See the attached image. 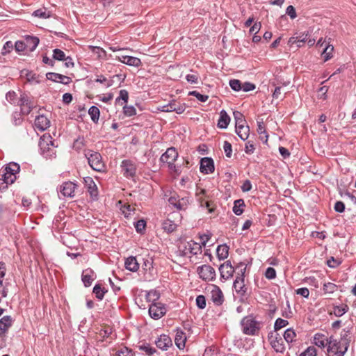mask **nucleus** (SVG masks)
I'll return each mask as SVG.
<instances>
[{"instance_id":"obj_1","label":"nucleus","mask_w":356,"mask_h":356,"mask_svg":"<svg viewBox=\"0 0 356 356\" xmlns=\"http://www.w3.org/2000/svg\"><path fill=\"white\" fill-rule=\"evenodd\" d=\"M349 347V342L346 339L337 340L333 337L329 338L327 347V356H344Z\"/></svg>"},{"instance_id":"obj_2","label":"nucleus","mask_w":356,"mask_h":356,"mask_svg":"<svg viewBox=\"0 0 356 356\" xmlns=\"http://www.w3.org/2000/svg\"><path fill=\"white\" fill-rule=\"evenodd\" d=\"M178 156L179 154L176 149L175 147H170L161 155L160 161L167 163L170 171L179 175V169L175 165Z\"/></svg>"},{"instance_id":"obj_3","label":"nucleus","mask_w":356,"mask_h":356,"mask_svg":"<svg viewBox=\"0 0 356 356\" xmlns=\"http://www.w3.org/2000/svg\"><path fill=\"white\" fill-rule=\"evenodd\" d=\"M39 146L40 147L42 154L45 158H51L56 154L54 141L49 135H44L40 138Z\"/></svg>"},{"instance_id":"obj_4","label":"nucleus","mask_w":356,"mask_h":356,"mask_svg":"<svg viewBox=\"0 0 356 356\" xmlns=\"http://www.w3.org/2000/svg\"><path fill=\"white\" fill-rule=\"evenodd\" d=\"M86 156H87L88 164L96 171L102 172L104 169V163L102 161V156L97 152H88Z\"/></svg>"},{"instance_id":"obj_5","label":"nucleus","mask_w":356,"mask_h":356,"mask_svg":"<svg viewBox=\"0 0 356 356\" xmlns=\"http://www.w3.org/2000/svg\"><path fill=\"white\" fill-rule=\"evenodd\" d=\"M179 250L185 256L188 254L197 255L202 252V245L199 243L191 240L181 243Z\"/></svg>"},{"instance_id":"obj_6","label":"nucleus","mask_w":356,"mask_h":356,"mask_svg":"<svg viewBox=\"0 0 356 356\" xmlns=\"http://www.w3.org/2000/svg\"><path fill=\"white\" fill-rule=\"evenodd\" d=\"M242 328L244 334L248 335H256L259 332V323L253 318L247 317L242 321Z\"/></svg>"},{"instance_id":"obj_7","label":"nucleus","mask_w":356,"mask_h":356,"mask_svg":"<svg viewBox=\"0 0 356 356\" xmlns=\"http://www.w3.org/2000/svg\"><path fill=\"white\" fill-rule=\"evenodd\" d=\"M167 312V309L161 302L152 303L149 307V314L151 318L154 319H159L163 316Z\"/></svg>"},{"instance_id":"obj_8","label":"nucleus","mask_w":356,"mask_h":356,"mask_svg":"<svg viewBox=\"0 0 356 356\" xmlns=\"http://www.w3.org/2000/svg\"><path fill=\"white\" fill-rule=\"evenodd\" d=\"M197 272L200 277L204 281L213 280L216 277V271L213 267L209 265H202L199 266Z\"/></svg>"},{"instance_id":"obj_9","label":"nucleus","mask_w":356,"mask_h":356,"mask_svg":"<svg viewBox=\"0 0 356 356\" xmlns=\"http://www.w3.org/2000/svg\"><path fill=\"white\" fill-rule=\"evenodd\" d=\"M20 108L21 113L23 115H28L31 113L33 108L35 107V104L33 98L29 97L27 95L23 94L20 97Z\"/></svg>"},{"instance_id":"obj_10","label":"nucleus","mask_w":356,"mask_h":356,"mask_svg":"<svg viewBox=\"0 0 356 356\" xmlns=\"http://www.w3.org/2000/svg\"><path fill=\"white\" fill-rule=\"evenodd\" d=\"M76 184L72 181L64 182L59 187V193L63 197H73L75 195Z\"/></svg>"},{"instance_id":"obj_11","label":"nucleus","mask_w":356,"mask_h":356,"mask_svg":"<svg viewBox=\"0 0 356 356\" xmlns=\"http://www.w3.org/2000/svg\"><path fill=\"white\" fill-rule=\"evenodd\" d=\"M209 289L212 302L217 306L221 305L224 302V296L220 289L213 284Z\"/></svg>"},{"instance_id":"obj_12","label":"nucleus","mask_w":356,"mask_h":356,"mask_svg":"<svg viewBox=\"0 0 356 356\" xmlns=\"http://www.w3.org/2000/svg\"><path fill=\"white\" fill-rule=\"evenodd\" d=\"M186 104H181L176 101H172L169 104L162 106V111L164 112H172L175 111L178 114L183 113L186 110Z\"/></svg>"},{"instance_id":"obj_13","label":"nucleus","mask_w":356,"mask_h":356,"mask_svg":"<svg viewBox=\"0 0 356 356\" xmlns=\"http://www.w3.org/2000/svg\"><path fill=\"white\" fill-rule=\"evenodd\" d=\"M122 172L126 177H134L136 172V167L130 160H124L121 164Z\"/></svg>"},{"instance_id":"obj_14","label":"nucleus","mask_w":356,"mask_h":356,"mask_svg":"<svg viewBox=\"0 0 356 356\" xmlns=\"http://www.w3.org/2000/svg\"><path fill=\"white\" fill-rule=\"evenodd\" d=\"M219 271L221 278L228 280L233 276L234 268L232 266L230 261H227L220 266Z\"/></svg>"},{"instance_id":"obj_15","label":"nucleus","mask_w":356,"mask_h":356,"mask_svg":"<svg viewBox=\"0 0 356 356\" xmlns=\"http://www.w3.org/2000/svg\"><path fill=\"white\" fill-rule=\"evenodd\" d=\"M200 171L204 174H209L214 171V163L212 159L202 158L200 161Z\"/></svg>"},{"instance_id":"obj_16","label":"nucleus","mask_w":356,"mask_h":356,"mask_svg":"<svg viewBox=\"0 0 356 356\" xmlns=\"http://www.w3.org/2000/svg\"><path fill=\"white\" fill-rule=\"evenodd\" d=\"M155 343L159 348L163 350H168L172 345L171 338L166 334L160 335L155 341Z\"/></svg>"},{"instance_id":"obj_17","label":"nucleus","mask_w":356,"mask_h":356,"mask_svg":"<svg viewBox=\"0 0 356 356\" xmlns=\"http://www.w3.org/2000/svg\"><path fill=\"white\" fill-rule=\"evenodd\" d=\"M35 128L40 131L46 130L50 126L49 120L44 115H38L34 122Z\"/></svg>"},{"instance_id":"obj_18","label":"nucleus","mask_w":356,"mask_h":356,"mask_svg":"<svg viewBox=\"0 0 356 356\" xmlns=\"http://www.w3.org/2000/svg\"><path fill=\"white\" fill-rule=\"evenodd\" d=\"M13 322L14 319L10 316H5L0 319V337L5 335Z\"/></svg>"},{"instance_id":"obj_19","label":"nucleus","mask_w":356,"mask_h":356,"mask_svg":"<svg viewBox=\"0 0 356 356\" xmlns=\"http://www.w3.org/2000/svg\"><path fill=\"white\" fill-rule=\"evenodd\" d=\"M46 76L47 79L49 80H51L53 81L61 83L63 84H68L71 81L70 77L54 72H48L47 73Z\"/></svg>"},{"instance_id":"obj_20","label":"nucleus","mask_w":356,"mask_h":356,"mask_svg":"<svg viewBox=\"0 0 356 356\" xmlns=\"http://www.w3.org/2000/svg\"><path fill=\"white\" fill-rule=\"evenodd\" d=\"M84 184L92 197H97L98 195L97 186L93 179L87 177L84 178Z\"/></svg>"},{"instance_id":"obj_21","label":"nucleus","mask_w":356,"mask_h":356,"mask_svg":"<svg viewBox=\"0 0 356 356\" xmlns=\"http://www.w3.org/2000/svg\"><path fill=\"white\" fill-rule=\"evenodd\" d=\"M118 59L122 63L130 66L139 67L141 61L138 58L129 56H118Z\"/></svg>"},{"instance_id":"obj_22","label":"nucleus","mask_w":356,"mask_h":356,"mask_svg":"<svg viewBox=\"0 0 356 356\" xmlns=\"http://www.w3.org/2000/svg\"><path fill=\"white\" fill-rule=\"evenodd\" d=\"M186 341V334L181 330V329H177L176 330V334L175 337V342L176 346L179 349H184L185 347V343Z\"/></svg>"},{"instance_id":"obj_23","label":"nucleus","mask_w":356,"mask_h":356,"mask_svg":"<svg viewBox=\"0 0 356 356\" xmlns=\"http://www.w3.org/2000/svg\"><path fill=\"white\" fill-rule=\"evenodd\" d=\"M25 46L27 51H34L39 44V39L35 36L28 35L24 38Z\"/></svg>"},{"instance_id":"obj_24","label":"nucleus","mask_w":356,"mask_h":356,"mask_svg":"<svg viewBox=\"0 0 356 356\" xmlns=\"http://www.w3.org/2000/svg\"><path fill=\"white\" fill-rule=\"evenodd\" d=\"M82 281L85 286H89L91 285L92 282L95 280V273L90 268L84 270L82 273Z\"/></svg>"},{"instance_id":"obj_25","label":"nucleus","mask_w":356,"mask_h":356,"mask_svg":"<svg viewBox=\"0 0 356 356\" xmlns=\"http://www.w3.org/2000/svg\"><path fill=\"white\" fill-rule=\"evenodd\" d=\"M329 338L321 333H316L314 337V343L321 348L327 347Z\"/></svg>"},{"instance_id":"obj_26","label":"nucleus","mask_w":356,"mask_h":356,"mask_svg":"<svg viewBox=\"0 0 356 356\" xmlns=\"http://www.w3.org/2000/svg\"><path fill=\"white\" fill-rule=\"evenodd\" d=\"M125 268L132 272H136L139 268V264L135 257H128L124 263Z\"/></svg>"},{"instance_id":"obj_27","label":"nucleus","mask_w":356,"mask_h":356,"mask_svg":"<svg viewBox=\"0 0 356 356\" xmlns=\"http://www.w3.org/2000/svg\"><path fill=\"white\" fill-rule=\"evenodd\" d=\"M112 356H135V354L131 349L126 346H120L113 350Z\"/></svg>"},{"instance_id":"obj_28","label":"nucleus","mask_w":356,"mask_h":356,"mask_svg":"<svg viewBox=\"0 0 356 356\" xmlns=\"http://www.w3.org/2000/svg\"><path fill=\"white\" fill-rule=\"evenodd\" d=\"M191 200L189 196L181 197L178 200V202L175 205V208L179 210H186L191 204Z\"/></svg>"},{"instance_id":"obj_29","label":"nucleus","mask_w":356,"mask_h":356,"mask_svg":"<svg viewBox=\"0 0 356 356\" xmlns=\"http://www.w3.org/2000/svg\"><path fill=\"white\" fill-rule=\"evenodd\" d=\"M107 289L102 284H96L93 288V293L95 297L102 300L104 298L105 293L107 292Z\"/></svg>"},{"instance_id":"obj_30","label":"nucleus","mask_w":356,"mask_h":356,"mask_svg":"<svg viewBox=\"0 0 356 356\" xmlns=\"http://www.w3.org/2000/svg\"><path fill=\"white\" fill-rule=\"evenodd\" d=\"M230 122V118L225 111L220 112V116L218 120V126L221 129H225Z\"/></svg>"},{"instance_id":"obj_31","label":"nucleus","mask_w":356,"mask_h":356,"mask_svg":"<svg viewBox=\"0 0 356 356\" xmlns=\"http://www.w3.org/2000/svg\"><path fill=\"white\" fill-rule=\"evenodd\" d=\"M233 287L237 293L243 294L245 292V290H244V277H236L235 281L234 282Z\"/></svg>"},{"instance_id":"obj_32","label":"nucleus","mask_w":356,"mask_h":356,"mask_svg":"<svg viewBox=\"0 0 356 356\" xmlns=\"http://www.w3.org/2000/svg\"><path fill=\"white\" fill-rule=\"evenodd\" d=\"M250 129L248 125H242L236 127V132L238 136L243 140H245L249 136Z\"/></svg>"},{"instance_id":"obj_33","label":"nucleus","mask_w":356,"mask_h":356,"mask_svg":"<svg viewBox=\"0 0 356 356\" xmlns=\"http://www.w3.org/2000/svg\"><path fill=\"white\" fill-rule=\"evenodd\" d=\"M217 257L220 260L226 259L229 254V247L226 245H218L216 250Z\"/></svg>"},{"instance_id":"obj_34","label":"nucleus","mask_w":356,"mask_h":356,"mask_svg":"<svg viewBox=\"0 0 356 356\" xmlns=\"http://www.w3.org/2000/svg\"><path fill=\"white\" fill-rule=\"evenodd\" d=\"M349 309V307L346 304L341 305H335L333 307L332 313L337 317H340L346 314Z\"/></svg>"},{"instance_id":"obj_35","label":"nucleus","mask_w":356,"mask_h":356,"mask_svg":"<svg viewBox=\"0 0 356 356\" xmlns=\"http://www.w3.org/2000/svg\"><path fill=\"white\" fill-rule=\"evenodd\" d=\"M334 51V47L330 44H326L322 51V56L324 61H327L332 57V53Z\"/></svg>"},{"instance_id":"obj_36","label":"nucleus","mask_w":356,"mask_h":356,"mask_svg":"<svg viewBox=\"0 0 356 356\" xmlns=\"http://www.w3.org/2000/svg\"><path fill=\"white\" fill-rule=\"evenodd\" d=\"M257 132L259 134V137L261 140H262L264 143H266L268 140V136L266 131L265 124L263 122H257Z\"/></svg>"},{"instance_id":"obj_37","label":"nucleus","mask_w":356,"mask_h":356,"mask_svg":"<svg viewBox=\"0 0 356 356\" xmlns=\"http://www.w3.org/2000/svg\"><path fill=\"white\" fill-rule=\"evenodd\" d=\"M139 350L144 352L148 356H152L157 352L156 349L149 343H143L138 346Z\"/></svg>"},{"instance_id":"obj_38","label":"nucleus","mask_w":356,"mask_h":356,"mask_svg":"<svg viewBox=\"0 0 356 356\" xmlns=\"http://www.w3.org/2000/svg\"><path fill=\"white\" fill-rule=\"evenodd\" d=\"M146 300L148 302L152 303H158L156 300L159 298L160 294L156 290H151L149 291L146 292L145 294Z\"/></svg>"},{"instance_id":"obj_39","label":"nucleus","mask_w":356,"mask_h":356,"mask_svg":"<svg viewBox=\"0 0 356 356\" xmlns=\"http://www.w3.org/2000/svg\"><path fill=\"white\" fill-rule=\"evenodd\" d=\"M245 207L244 201L242 199H238L234 201L233 207V212L239 216L243 212V207Z\"/></svg>"},{"instance_id":"obj_40","label":"nucleus","mask_w":356,"mask_h":356,"mask_svg":"<svg viewBox=\"0 0 356 356\" xmlns=\"http://www.w3.org/2000/svg\"><path fill=\"white\" fill-rule=\"evenodd\" d=\"M273 348L277 353H283L285 350L284 345L282 338L276 339L271 341Z\"/></svg>"},{"instance_id":"obj_41","label":"nucleus","mask_w":356,"mask_h":356,"mask_svg":"<svg viewBox=\"0 0 356 356\" xmlns=\"http://www.w3.org/2000/svg\"><path fill=\"white\" fill-rule=\"evenodd\" d=\"M88 114L90 115L93 122L97 123L98 122L100 115V111L97 106H91L88 110Z\"/></svg>"},{"instance_id":"obj_42","label":"nucleus","mask_w":356,"mask_h":356,"mask_svg":"<svg viewBox=\"0 0 356 356\" xmlns=\"http://www.w3.org/2000/svg\"><path fill=\"white\" fill-rule=\"evenodd\" d=\"M0 177L3 178L8 185L12 184L16 179V176L13 172H8L5 170L2 174L0 173Z\"/></svg>"},{"instance_id":"obj_43","label":"nucleus","mask_w":356,"mask_h":356,"mask_svg":"<svg viewBox=\"0 0 356 356\" xmlns=\"http://www.w3.org/2000/svg\"><path fill=\"white\" fill-rule=\"evenodd\" d=\"M162 226L163 229L168 233L174 232L177 228V224L169 219L165 220L163 222Z\"/></svg>"},{"instance_id":"obj_44","label":"nucleus","mask_w":356,"mask_h":356,"mask_svg":"<svg viewBox=\"0 0 356 356\" xmlns=\"http://www.w3.org/2000/svg\"><path fill=\"white\" fill-rule=\"evenodd\" d=\"M196 197L202 207H204V202L209 198V196L207 195V191L204 189H200V191L197 190L196 192Z\"/></svg>"},{"instance_id":"obj_45","label":"nucleus","mask_w":356,"mask_h":356,"mask_svg":"<svg viewBox=\"0 0 356 356\" xmlns=\"http://www.w3.org/2000/svg\"><path fill=\"white\" fill-rule=\"evenodd\" d=\"M165 196L168 197V195L165 193ZM180 197V195H178L176 192H170L169 197H168V202L172 204L174 207L178 202V200Z\"/></svg>"},{"instance_id":"obj_46","label":"nucleus","mask_w":356,"mask_h":356,"mask_svg":"<svg viewBox=\"0 0 356 356\" xmlns=\"http://www.w3.org/2000/svg\"><path fill=\"white\" fill-rule=\"evenodd\" d=\"M296 337V334L293 329H287L284 332V338L288 343H291L293 341Z\"/></svg>"},{"instance_id":"obj_47","label":"nucleus","mask_w":356,"mask_h":356,"mask_svg":"<svg viewBox=\"0 0 356 356\" xmlns=\"http://www.w3.org/2000/svg\"><path fill=\"white\" fill-rule=\"evenodd\" d=\"M337 289V286L331 282L325 283L323 287V291L325 293H332Z\"/></svg>"},{"instance_id":"obj_48","label":"nucleus","mask_w":356,"mask_h":356,"mask_svg":"<svg viewBox=\"0 0 356 356\" xmlns=\"http://www.w3.org/2000/svg\"><path fill=\"white\" fill-rule=\"evenodd\" d=\"M234 119L236 120V127L244 125L245 124V120L243 118V115L241 113L238 111L234 112Z\"/></svg>"},{"instance_id":"obj_49","label":"nucleus","mask_w":356,"mask_h":356,"mask_svg":"<svg viewBox=\"0 0 356 356\" xmlns=\"http://www.w3.org/2000/svg\"><path fill=\"white\" fill-rule=\"evenodd\" d=\"M66 55L63 51L59 49L53 50V58L58 60H63L66 59Z\"/></svg>"},{"instance_id":"obj_50","label":"nucleus","mask_w":356,"mask_h":356,"mask_svg":"<svg viewBox=\"0 0 356 356\" xmlns=\"http://www.w3.org/2000/svg\"><path fill=\"white\" fill-rule=\"evenodd\" d=\"M246 268H247V266L245 263L241 262V263L238 264L234 269V270H237V274H238L237 277H244Z\"/></svg>"},{"instance_id":"obj_51","label":"nucleus","mask_w":356,"mask_h":356,"mask_svg":"<svg viewBox=\"0 0 356 356\" xmlns=\"http://www.w3.org/2000/svg\"><path fill=\"white\" fill-rule=\"evenodd\" d=\"M123 113L126 116L131 117L136 115V110L133 106L125 105L123 107Z\"/></svg>"},{"instance_id":"obj_52","label":"nucleus","mask_w":356,"mask_h":356,"mask_svg":"<svg viewBox=\"0 0 356 356\" xmlns=\"http://www.w3.org/2000/svg\"><path fill=\"white\" fill-rule=\"evenodd\" d=\"M188 95H191V96L195 97L201 102H207L208 98H209L208 95H202V94L199 93L196 90H193V91L189 92Z\"/></svg>"},{"instance_id":"obj_53","label":"nucleus","mask_w":356,"mask_h":356,"mask_svg":"<svg viewBox=\"0 0 356 356\" xmlns=\"http://www.w3.org/2000/svg\"><path fill=\"white\" fill-rule=\"evenodd\" d=\"M288 324L289 322L286 320L279 318L275 321L274 327L275 330H278L286 327Z\"/></svg>"},{"instance_id":"obj_54","label":"nucleus","mask_w":356,"mask_h":356,"mask_svg":"<svg viewBox=\"0 0 356 356\" xmlns=\"http://www.w3.org/2000/svg\"><path fill=\"white\" fill-rule=\"evenodd\" d=\"M195 302L197 307H199L200 309H202L206 307V298L203 295L197 296Z\"/></svg>"},{"instance_id":"obj_55","label":"nucleus","mask_w":356,"mask_h":356,"mask_svg":"<svg viewBox=\"0 0 356 356\" xmlns=\"http://www.w3.org/2000/svg\"><path fill=\"white\" fill-rule=\"evenodd\" d=\"M99 334L102 338H108L112 334V328L104 326L101 328Z\"/></svg>"},{"instance_id":"obj_56","label":"nucleus","mask_w":356,"mask_h":356,"mask_svg":"<svg viewBox=\"0 0 356 356\" xmlns=\"http://www.w3.org/2000/svg\"><path fill=\"white\" fill-rule=\"evenodd\" d=\"M230 87L235 91L241 90L242 83L238 79H232L229 81Z\"/></svg>"},{"instance_id":"obj_57","label":"nucleus","mask_w":356,"mask_h":356,"mask_svg":"<svg viewBox=\"0 0 356 356\" xmlns=\"http://www.w3.org/2000/svg\"><path fill=\"white\" fill-rule=\"evenodd\" d=\"M19 166L17 163H10L5 169V171L8 172H13V175H15V174L19 172Z\"/></svg>"},{"instance_id":"obj_58","label":"nucleus","mask_w":356,"mask_h":356,"mask_svg":"<svg viewBox=\"0 0 356 356\" xmlns=\"http://www.w3.org/2000/svg\"><path fill=\"white\" fill-rule=\"evenodd\" d=\"M300 356H316V349L314 346H309Z\"/></svg>"},{"instance_id":"obj_59","label":"nucleus","mask_w":356,"mask_h":356,"mask_svg":"<svg viewBox=\"0 0 356 356\" xmlns=\"http://www.w3.org/2000/svg\"><path fill=\"white\" fill-rule=\"evenodd\" d=\"M33 15L35 17H38L43 18V19H46L49 17V13H47L45 10H42V9H38V10H35L33 12Z\"/></svg>"},{"instance_id":"obj_60","label":"nucleus","mask_w":356,"mask_h":356,"mask_svg":"<svg viewBox=\"0 0 356 356\" xmlns=\"http://www.w3.org/2000/svg\"><path fill=\"white\" fill-rule=\"evenodd\" d=\"M96 82L100 83H105L106 85V87H110L113 85V81L112 80H108L106 77L104 76H97V78L95 79Z\"/></svg>"},{"instance_id":"obj_61","label":"nucleus","mask_w":356,"mask_h":356,"mask_svg":"<svg viewBox=\"0 0 356 356\" xmlns=\"http://www.w3.org/2000/svg\"><path fill=\"white\" fill-rule=\"evenodd\" d=\"M145 226L146 222L144 220H138L135 225L136 229L138 233H142L145 230Z\"/></svg>"},{"instance_id":"obj_62","label":"nucleus","mask_w":356,"mask_h":356,"mask_svg":"<svg viewBox=\"0 0 356 356\" xmlns=\"http://www.w3.org/2000/svg\"><path fill=\"white\" fill-rule=\"evenodd\" d=\"M6 98L10 104H15L17 101V95L14 91H9L6 94Z\"/></svg>"},{"instance_id":"obj_63","label":"nucleus","mask_w":356,"mask_h":356,"mask_svg":"<svg viewBox=\"0 0 356 356\" xmlns=\"http://www.w3.org/2000/svg\"><path fill=\"white\" fill-rule=\"evenodd\" d=\"M223 149L226 154V156L230 158L232 156V145L229 142L225 141L223 145Z\"/></svg>"},{"instance_id":"obj_64","label":"nucleus","mask_w":356,"mask_h":356,"mask_svg":"<svg viewBox=\"0 0 356 356\" xmlns=\"http://www.w3.org/2000/svg\"><path fill=\"white\" fill-rule=\"evenodd\" d=\"M265 276L267 279L272 280L276 277V271L272 267H268L265 273Z\"/></svg>"}]
</instances>
